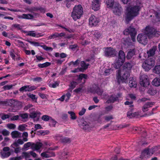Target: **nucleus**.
<instances>
[{
  "label": "nucleus",
  "instance_id": "f257e3e1",
  "mask_svg": "<svg viewBox=\"0 0 160 160\" xmlns=\"http://www.w3.org/2000/svg\"><path fill=\"white\" fill-rule=\"evenodd\" d=\"M140 9L141 7L137 5L129 7L127 9L128 12L126 18L127 21L129 22L133 19L134 17L138 15Z\"/></svg>",
  "mask_w": 160,
  "mask_h": 160
},
{
  "label": "nucleus",
  "instance_id": "f03ea898",
  "mask_svg": "<svg viewBox=\"0 0 160 160\" xmlns=\"http://www.w3.org/2000/svg\"><path fill=\"white\" fill-rule=\"evenodd\" d=\"M104 2L107 8L112 9L113 13L115 15H119L120 14L119 3L115 2L114 0H105Z\"/></svg>",
  "mask_w": 160,
  "mask_h": 160
},
{
  "label": "nucleus",
  "instance_id": "7ed1b4c3",
  "mask_svg": "<svg viewBox=\"0 0 160 160\" xmlns=\"http://www.w3.org/2000/svg\"><path fill=\"white\" fill-rule=\"evenodd\" d=\"M83 14V8L81 5H75L73 8L71 16L76 21L80 19Z\"/></svg>",
  "mask_w": 160,
  "mask_h": 160
},
{
  "label": "nucleus",
  "instance_id": "20e7f679",
  "mask_svg": "<svg viewBox=\"0 0 160 160\" xmlns=\"http://www.w3.org/2000/svg\"><path fill=\"white\" fill-rule=\"evenodd\" d=\"M155 58L154 57H148V58L142 64V67L145 71H148L155 65Z\"/></svg>",
  "mask_w": 160,
  "mask_h": 160
},
{
  "label": "nucleus",
  "instance_id": "39448f33",
  "mask_svg": "<svg viewBox=\"0 0 160 160\" xmlns=\"http://www.w3.org/2000/svg\"><path fill=\"white\" fill-rule=\"evenodd\" d=\"M144 33L149 38H151L153 37H158L159 36V32L152 27L148 26H147L145 29Z\"/></svg>",
  "mask_w": 160,
  "mask_h": 160
},
{
  "label": "nucleus",
  "instance_id": "423d86ee",
  "mask_svg": "<svg viewBox=\"0 0 160 160\" xmlns=\"http://www.w3.org/2000/svg\"><path fill=\"white\" fill-rule=\"evenodd\" d=\"M105 56L108 58L114 57L118 54V52L114 48L111 47H107L103 48Z\"/></svg>",
  "mask_w": 160,
  "mask_h": 160
},
{
  "label": "nucleus",
  "instance_id": "0eeeda50",
  "mask_svg": "<svg viewBox=\"0 0 160 160\" xmlns=\"http://www.w3.org/2000/svg\"><path fill=\"white\" fill-rule=\"evenodd\" d=\"M112 67L115 69H118L117 75L116 79L118 84H120V50L118 53V60H116L112 64Z\"/></svg>",
  "mask_w": 160,
  "mask_h": 160
},
{
  "label": "nucleus",
  "instance_id": "6e6552de",
  "mask_svg": "<svg viewBox=\"0 0 160 160\" xmlns=\"http://www.w3.org/2000/svg\"><path fill=\"white\" fill-rule=\"evenodd\" d=\"M88 76L87 74L82 73L80 74L77 79V82L72 81L70 82V85L69 86L70 88L68 89L71 92L72 90L76 87V86L81 82V80L83 78L87 79Z\"/></svg>",
  "mask_w": 160,
  "mask_h": 160
},
{
  "label": "nucleus",
  "instance_id": "1a4fd4ad",
  "mask_svg": "<svg viewBox=\"0 0 160 160\" xmlns=\"http://www.w3.org/2000/svg\"><path fill=\"white\" fill-rule=\"evenodd\" d=\"M123 33L125 35L130 34L132 41L134 42L135 41V36L137 32L135 28L130 26L128 28L125 29Z\"/></svg>",
  "mask_w": 160,
  "mask_h": 160
},
{
  "label": "nucleus",
  "instance_id": "9d476101",
  "mask_svg": "<svg viewBox=\"0 0 160 160\" xmlns=\"http://www.w3.org/2000/svg\"><path fill=\"white\" fill-rule=\"evenodd\" d=\"M140 84L144 87H147L150 84L148 77L147 75L143 74L140 75Z\"/></svg>",
  "mask_w": 160,
  "mask_h": 160
},
{
  "label": "nucleus",
  "instance_id": "9b49d317",
  "mask_svg": "<svg viewBox=\"0 0 160 160\" xmlns=\"http://www.w3.org/2000/svg\"><path fill=\"white\" fill-rule=\"evenodd\" d=\"M138 41L140 43L146 45L148 42L147 36L144 33L139 34L137 37Z\"/></svg>",
  "mask_w": 160,
  "mask_h": 160
},
{
  "label": "nucleus",
  "instance_id": "f8f14e48",
  "mask_svg": "<svg viewBox=\"0 0 160 160\" xmlns=\"http://www.w3.org/2000/svg\"><path fill=\"white\" fill-rule=\"evenodd\" d=\"M99 22V19L94 15H91L89 18V23L91 26H96Z\"/></svg>",
  "mask_w": 160,
  "mask_h": 160
},
{
  "label": "nucleus",
  "instance_id": "ddd939ff",
  "mask_svg": "<svg viewBox=\"0 0 160 160\" xmlns=\"http://www.w3.org/2000/svg\"><path fill=\"white\" fill-rule=\"evenodd\" d=\"M151 156L150 153L148 152V149L146 148L142 152L140 158L141 159H147Z\"/></svg>",
  "mask_w": 160,
  "mask_h": 160
},
{
  "label": "nucleus",
  "instance_id": "4468645a",
  "mask_svg": "<svg viewBox=\"0 0 160 160\" xmlns=\"http://www.w3.org/2000/svg\"><path fill=\"white\" fill-rule=\"evenodd\" d=\"M157 50V47L154 46L152 47L150 49L147 51L148 57H153L155 54V52Z\"/></svg>",
  "mask_w": 160,
  "mask_h": 160
},
{
  "label": "nucleus",
  "instance_id": "2eb2a0df",
  "mask_svg": "<svg viewBox=\"0 0 160 160\" xmlns=\"http://www.w3.org/2000/svg\"><path fill=\"white\" fill-rule=\"evenodd\" d=\"M100 6V0H93L92 2V7L93 10L97 11L99 9Z\"/></svg>",
  "mask_w": 160,
  "mask_h": 160
},
{
  "label": "nucleus",
  "instance_id": "dca6fc26",
  "mask_svg": "<svg viewBox=\"0 0 160 160\" xmlns=\"http://www.w3.org/2000/svg\"><path fill=\"white\" fill-rule=\"evenodd\" d=\"M130 76V73L128 71L124 72L122 77L121 76V82L125 83L128 82V79Z\"/></svg>",
  "mask_w": 160,
  "mask_h": 160
},
{
  "label": "nucleus",
  "instance_id": "f3484780",
  "mask_svg": "<svg viewBox=\"0 0 160 160\" xmlns=\"http://www.w3.org/2000/svg\"><path fill=\"white\" fill-rule=\"evenodd\" d=\"M118 99V98L115 94L112 95L108 96V98L107 101L108 103H113Z\"/></svg>",
  "mask_w": 160,
  "mask_h": 160
},
{
  "label": "nucleus",
  "instance_id": "a211bd4d",
  "mask_svg": "<svg viewBox=\"0 0 160 160\" xmlns=\"http://www.w3.org/2000/svg\"><path fill=\"white\" fill-rule=\"evenodd\" d=\"M14 102L15 100L12 99L7 100L5 101H0V105L8 104L13 106L14 105H13V104L14 103Z\"/></svg>",
  "mask_w": 160,
  "mask_h": 160
},
{
  "label": "nucleus",
  "instance_id": "6ab92c4d",
  "mask_svg": "<svg viewBox=\"0 0 160 160\" xmlns=\"http://www.w3.org/2000/svg\"><path fill=\"white\" fill-rule=\"evenodd\" d=\"M154 102H148L145 103L142 108V110L143 112L147 111V109L148 108L151 107L152 106L154 105Z\"/></svg>",
  "mask_w": 160,
  "mask_h": 160
},
{
  "label": "nucleus",
  "instance_id": "aec40b11",
  "mask_svg": "<svg viewBox=\"0 0 160 160\" xmlns=\"http://www.w3.org/2000/svg\"><path fill=\"white\" fill-rule=\"evenodd\" d=\"M129 85L131 88H135L137 87V82L136 79L133 77H131L129 78Z\"/></svg>",
  "mask_w": 160,
  "mask_h": 160
},
{
  "label": "nucleus",
  "instance_id": "412c9836",
  "mask_svg": "<svg viewBox=\"0 0 160 160\" xmlns=\"http://www.w3.org/2000/svg\"><path fill=\"white\" fill-rule=\"evenodd\" d=\"M135 49H130L128 52L127 55L126 56V58L128 59H130L132 58L133 56L135 54Z\"/></svg>",
  "mask_w": 160,
  "mask_h": 160
},
{
  "label": "nucleus",
  "instance_id": "4be33fe9",
  "mask_svg": "<svg viewBox=\"0 0 160 160\" xmlns=\"http://www.w3.org/2000/svg\"><path fill=\"white\" fill-rule=\"evenodd\" d=\"M42 146V144L41 142H38L36 143H32V148L38 150L40 149Z\"/></svg>",
  "mask_w": 160,
  "mask_h": 160
},
{
  "label": "nucleus",
  "instance_id": "5701e85b",
  "mask_svg": "<svg viewBox=\"0 0 160 160\" xmlns=\"http://www.w3.org/2000/svg\"><path fill=\"white\" fill-rule=\"evenodd\" d=\"M34 17L33 15L31 14H23L21 16H19L18 18H19L31 19Z\"/></svg>",
  "mask_w": 160,
  "mask_h": 160
},
{
  "label": "nucleus",
  "instance_id": "b1692460",
  "mask_svg": "<svg viewBox=\"0 0 160 160\" xmlns=\"http://www.w3.org/2000/svg\"><path fill=\"white\" fill-rule=\"evenodd\" d=\"M132 67V65L129 62L125 63L122 67V69L123 70H125L126 71L127 70H130L131 69Z\"/></svg>",
  "mask_w": 160,
  "mask_h": 160
},
{
  "label": "nucleus",
  "instance_id": "393cba45",
  "mask_svg": "<svg viewBox=\"0 0 160 160\" xmlns=\"http://www.w3.org/2000/svg\"><path fill=\"white\" fill-rule=\"evenodd\" d=\"M80 65L81 68H79V71H82V70H86L88 68L89 64L88 63L86 64L84 61H82L81 62Z\"/></svg>",
  "mask_w": 160,
  "mask_h": 160
},
{
  "label": "nucleus",
  "instance_id": "a878e982",
  "mask_svg": "<svg viewBox=\"0 0 160 160\" xmlns=\"http://www.w3.org/2000/svg\"><path fill=\"white\" fill-rule=\"evenodd\" d=\"M80 127L84 130H85L89 128V125L86 122L83 121L80 125Z\"/></svg>",
  "mask_w": 160,
  "mask_h": 160
},
{
  "label": "nucleus",
  "instance_id": "bb28decb",
  "mask_svg": "<svg viewBox=\"0 0 160 160\" xmlns=\"http://www.w3.org/2000/svg\"><path fill=\"white\" fill-rule=\"evenodd\" d=\"M152 84L156 87L160 86V79L158 78H155L152 82Z\"/></svg>",
  "mask_w": 160,
  "mask_h": 160
},
{
  "label": "nucleus",
  "instance_id": "cd10ccee",
  "mask_svg": "<svg viewBox=\"0 0 160 160\" xmlns=\"http://www.w3.org/2000/svg\"><path fill=\"white\" fill-rule=\"evenodd\" d=\"M97 86L98 85L97 84H94L92 87L88 89L87 92L93 94H95V91L97 89L96 87H97Z\"/></svg>",
  "mask_w": 160,
  "mask_h": 160
},
{
  "label": "nucleus",
  "instance_id": "c85d7f7f",
  "mask_svg": "<svg viewBox=\"0 0 160 160\" xmlns=\"http://www.w3.org/2000/svg\"><path fill=\"white\" fill-rule=\"evenodd\" d=\"M41 114V113L39 111L33 112H30L29 116L30 118L33 119L36 118L38 115L39 116Z\"/></svg>",
  "mask_w": 160,
  "mask_h": 160
},
{
  "label": "nucleus",
  "instance_id": "c756f323",
  "mask_svg": "<svg viewBox=\"0 0 160 160\" xmlns=\"http://www.w3.org/2000/svg\"><path fill=\"white\" fill-rule=\"evenodd\" d=\"M132 111L130 110V112H128L127 113V117L130 118L135 117L138 115V113L136 112L132 113Z\"/></svg>",
  "mask_w": 160,
  "mask_h": 160
},
{
  "label": "nucleus",
  "instance_id": "7c9ffc66",
  "mask_svg": "<svg viewBox=\"0 0 160 160\" xmlns=\"http://www.w3.org/2000/svg\"><path fill=\"white\" fill-rule=\"evenodd\" d=\"M51 63L50 62H46L42 64H38V66L39 68H44L47 67L51 65Z\"/></svg>",
  "mask_w": 160,
  "mask_h": 160
},
{
  "label": "nucleus",
  "instance_id": "2f4dec72",
  "mask_svg": "<svg viewBox=\"0 0 160 160\" xmlns=\"http://www.w3.org/2000/svg\"><path fill=\"white\" fill-rule=\"evenodd\" d=\"M29 85H25L19 89V91L21 92H29Z\"/></svg>",
  "mask_w": 160,
  "mask_h": 160
},
{
  "label": "nucleus",
  "instance_id": "473e14b6",
  "mask_svg": "<svg viewBox=\"0 0 160 160\" xmlns=\"http://www.w3.org/2000/svg\"><path fill=\"white\" fill-rule=\"evenodd\" d=\"M125 59L126 56L124 52L121 50V62L122 64L125 62Z\"/></svg>",
  "mask_w": 160,
  "mask_h": 160
},
{
  "label": "nucleus",
  "instance_id": "72a5a7b5",
  "mask_svg": "<svg viewBox=\"0 0 160 160\" xmlns=\"http://www.w3.org/2000/svg\"><path fill=\"white\" fill-rule=\"evenodd\" d=\"M148 93L149 94L151 95H154L157 93V91L152 88H149L147 91Z\"/></svg>",
  "mask_w": 160,
  "mask_h": 160
},
{
  "label": "nucleus",
  "instance_id": "f704fd0d",
  "mask_svg": "<svg viewBox=\"0 0 160 160\" xmlns=\"http://www.w3.org/2000/svg\"><path fill=\"white\" fill-rule=\"evenodd\" d=\"M96 88L97 89L95 91V93H97L98 95L100 96H102L103 92V90L102 89H100L98 85L97 86V87H96Z\"/></svg>",
  "mask_w": 160,
  "mask_h": 160
},
{
  "label": "nucleus",
  "instance_id": "c9c22d12",
  "mask_svg": "<svg viewBox=\"0 0 160 160\" xmlns=\"http://www.w3.org/2000/svg\"><path fill=\"white\" fill-rule=\"evenodd\" d=\"M51 118L52 117L47 115H43L41 118L45 122L48 121L49 120L50 121Z\"/></svg>",
  "mask_w": 160,
  "mask_h": 160
},
{
  "label": "nucleus",
  "instance_id": "e433bc0d",
  "mask_svg": "<svg viewBox=\"0 0 160 160\" xmlns=\"http://www.w3.org/2000/svg\"><path fill=\"white\" fill-rule=\"evenodd\" d=\"M154 73L159 74L160 73V65L156 66L153 69Z\"/></svg>",
  "mask_w": 160,
  "mask_h": 160
},
{
  "label": "nucleus",
  "instance_id": "4c0bfd02",
  "mask_svg": "<svg viewBox=\"0 0 160 160\" xmlns=\"http://www.w3.org/2000/svg\"><path fill=\"white\" fill-rule=\"evenodd\" d=\"M68 113L70 115V118L72 120H75L77 118L75 113L72 111H68Z\"/></svg>",
  "mask_w": 160,
  "mask_h": 160
},
{
  "label": "nucleus",
  "instance_id": "58836bf2",
  "mask_svg": "<svg viewBox=\"0 0 160 160\" xmlns=\"http://www.w3.org/2000/svg\"><path fill=\"white\" fill-rule=\"evenodd\" d=\"M94 35L95 38L98 40L102 38V34L99 32L95 31L94 32Z\"/></svg>",
  "mask_w": 160,
  "mask_h": 160
},
{
  "label": "nucleus",
  "instance_id": "ea45409f",
  "mask_svg": "<svg viewBox=\"0 0 160 160\" xmlns=\"http://www.w3.org/2000/svg\"><path fill=\"white\" fill-rule=\"evenodd\" d=\"M20 156H22V159L24 157L25 159L29 158L30 157V152H23L22 153V155Z\"/></svg>",
  "mask_w": 160,
  "mask_h": 160
},
{
  "label": "nucleus",
  "instance_id": "a19ab883",
  "mask_svg": "<svg viewBox=\"0 0 160 160\" xmlns=\"http://www.w3.org/2000/svg\"><path fill=\"white\" fill-rule=\"evenodd\" d=\"M133 102L132 101L129 102L128 101H126L124 104L125 105H129V107L130 108L129 109L130 110H133V105L132 104Z\"/></svg>",
  "mask_w": 160,
  "mask_h": 160
},
{
  "label": "nucleus",
  "instance_id": "79ce46f5",
  "mask_svg": "<svg viewBox=\"0 0 160 160\" xmlns=\"http://www.w3.org/2000/svg\"><path fill=\"white\" fill-rule=\"evenodd\" d=\"M11 134L12 136V137L13 138H15L18 137L20 134V132H19L18 131H15L12 132Z\"/></svg>",
  "mask_w": 160,
  "mask_h": 160
},
{
  "label": "nucleus",
  "instance_id": "37998d69",
  "mask_svg": "<svg viewBox=\"0 0 160 160\" xmlns=\"http://www.w3.org/2000/svg\"><path fill=\"white\" fill-rule=\"evenodd\" d=\"M59 82L57 81H55L54 83H50L49 85V86L50 88H55L59 85Z\"/></svg>",
  "mask_w": 160,
  "mask_h": 160
},
{
  "label": "nucleus",
  "instance_id": "c03bdc74",
  "mask_svg": "<svg viewBox=\"0 0 160 160\" xmlns=\"http://www.w3.org/2000/svg\"><path fill=\"white\" fill-rule=\"evenodd\" d=\"M80 60L77 59L75 61L73 62L71 61L69 64V65H72L74 66H77L79 63Z\"/></svg>",
  "mask_w": 160,
  "mask_h": 160
},
{
  "label": "nucleus",
  "instance_id": "a18cd8bd",
  "mask_svg": "<svg viewBox=\"0 0 160 160\" xmlns=\"http://www.w3.org/2000/svg\"><path fill=\"white\" fill-rule=\"evenodd\" d=\"M84 91L82 89V87H80L78 88H76L73 90V92L77 94L80 92H82Z\"/></svg>",
  "mask_w": 160,
  "mask_h": 160
},
{
  "label": "nucleus",
  "instance_id": "49530a36",
  "mask_svg": "<svg viewBox=\"0 0 160 160\" xmlns=\"http://www.w3.org/2000/svg\"><path fill=\"white\" fill-rule=\"evenodd\" d=\"M113 71V69H112L111 68L107 69L105 70V71H104V74L105 76L109 75L110 73V72L111 71Z\"/></svg>",
  "mask_w": 160,
  "mask_h": 160
},
{
  "label": "nucleus",
  "instance_id": "de8ad7c7",
  "mask_svg": "<svg viewBox=\"0 0 160 160\" xmlns=\"http://www.w3.org/2000/svg\"><path fill=\"white\" fill-rule=\"evenodd\" d=\"M104 118L107 122H108L111 120L113 119V117L112 115L106 116L104 117Z\"/></svg>",
  "mask_w": 160,
  "mask_h": 160
},
{
  "label": "nucleus",
  "instance_id": "09e8293b",
  "mask_svg": "<svg viewBox=\"0 0 160 160\" xmlns=\"http://www.w3.org/2000/svg\"><path fill=\"white\" fill-rule=\"evenodd\" d=\"M58 33L55 32L54 33L52 34L48 37L49 39H52L55 38H58Z\"/></svg>",
  "mask_w": 160,
  "mask_h": 160
},
{
  "label": "nucleus",
  "instance_id": "8fccbe9b",
  "mask_svg": "<svg viewBox=\"0 0 160 160\" xmlns=\"http://www.w3.org/2000/svg\"><path fill=\"white\" fill-rule=\"evenodd\" d=\"M11 153L10 152H3L1 153L2 156L4 158H8L11 155Z\"/></svg>",
  "mask_w": 160,
  "mask_h": 160
},
{
  "label": "nucleus",
  "instance_id": "3c124183",
  "mask_svg": "<svg viewBox=\"0 0 160 160\" xmlns=\"http://www.w3.org/2000/svg\"><path fill=\"white\" fill-rule=\"evenodd\" d=\"M41 46L44 50L47 51H49V50L52 51V48L51 47H48L46 45H41Z\"/></svg>",
  "mask_w": 160,
  "mask_h": 160
},
{
  "label": "nucleus",
  "instance_id": "603ef678",
  "mask_svg": "<svg viewBox=\"0 0 160 160\" xmlns=\"http://www.w3.org/2000/svg\"><path fill=\"white\" fill-rule=\"evenodd\" d=\"M19 116L22 119H28V114L27 113L21 114L19 115Z\"/></svg>",
  "mask_w": 160,
  "mask_h": 160
},
{
  "label": "nucleus",
  "instance_id": "864d4df0",
  "mask_svg": "<svg viewBox=\"0 0 160 160\" xmlns=\"http://www.w3.org/2000/svg\"><path fill=\"white\" fill-rule=\"evenodd\" d=\"M61 142L64 143H69L70 142V139L67 138H64L61 139Z\"/></svg>",
  "mask_w": 160,
  "mask_h": 160
},
{
  "label": "nucleus",
  "instance_id": "5fc2aeb1",
  "mask_svg": "<svg viewBox=\"0 0 160 160\" xmlns=\"http://www.w3.org/2000/svg\"><path fill=\"white\" fill-rule=\"evenodd\" d=\"M0 133H2L4 136H7L9 135V132L7 130L4 129L0 132Z\"/></svg>",
  "mask_w": 160,
  "mask_h": 160
},
{
  "label": "nucleus",
  "instance_id": "6e6d98bb",
  "mask_svg": "<svg viewBox=\"0 0 160 160\" xmlns=\"http://www.w3.org/2000/svg\"><path fill=\"white\" fill-rule=\"evenodd\" d=\"M78 47V45L77 44L71 45H69V48L73 51H74L75 49Z\"/></svg>",
  "mask_w": 160,
  "mask_h": 160
},
{
  "label": "nucleus",
  "instance_id": "4d7b16f0",
  "mask_svg": "<svg viewBox=\"0 0 160 160\" xmlns=\"http://www.w3.org/2000/svg\"><path fill=\"white\" fill-rule=\"evenodd\" d=\"M12 26L16 28H17L18 30H21L22 29L21 26L19 24H13L12 25Z\"/></svg>",
  "mask_w": 160,
  "mask_h": 160
},
{
  "label": "nucleus",
  "instance_id": "13d9d810",
  "mask_svg": "<svg viewBox=\"0 0 160 160\" xmlns=\"http://www.w3.org/2000/svg\"><path fill=\"white\" fill-rule=\"evenodd\" d=\"M27 96L33 100H37V98L36 97V95H35L29 93L27 94Z\"/></svg>",
  "mask_w": 160,
  "mask_h": 160
},
{
  "label": "nucleus",
  "instance_id": "bf43d9fd",
  "mask_svg": "<svg viewBox=\"0 0 160 160\" xmlns=\"http://www.w3.org/2000/svg\"><path fill=\"white\" fill-rule=\"evenodd\" d=\"M34 31H29L27 34V35L31 36L33 37H36V33L34 32Z\"/></svg>",
  "mask_w": 160,
  "mask_h": 160
},
{
  "label": "nucleus",
  "instance_id": "052dcab7",
  "mask_svg": "<svg viewBox=\"0 0 160 160\" xmlns=\"http://www.w3.org/2000/svg\"><path fill=\"white\" fill-rule=\"evenodd\" d=\"M7 127L10 129H14L15 128L16 126L14 124L10 123L8 124Z\"/></svg>",
  "mask_w": 160,
  "mask_h": 160
},
{
  "label": "nucleus",
  "instance_id": "680f3d73",
  "mask_svg": "<svg viewBox=\"0 0 160 160\" xmlns=\"http://www.w3.org/2000/svg\"><path fill=\"white\" fill-rule=\"evenodd\" d=\"M25 124H22L19 125L18 127V130L21 131H23L25 130Z\"/></svg>",
  "mask_w": 160,
  "mask_h": 160
},
{
  "label": "nucleus",
  "instance_id": "e2e57ef3",
  "mask_svg": "<svg viewBox=\"0 0 160 160\" xmlns=\"http://www.w3.org/2000/svg\"><path fill=\"white\" fill-rule=\"evenodd\" d=\"M32 143L30 142H28L24 145L23 148H29L30 146H31L32 148Z\"/></svg>",
  "mask_w": 160,
  "mask_h": 160
},
{
  "label": "nucleus",
  "instance_id": "0e129e2a",
  "mask_svg": "<svg viewBox=\"0 0 160 160\" xmlns=\"http://www.w3.org/2000/svg\"><path fill=\"white\" fill-rule=\"evenodd\" d=\"M28 42L30 43L31 44H33L34 46H40L39 43L37 42L32 41L29 40L28 41Z\"/></svg>",
  "mask_w": 160,
  "mask_h": 160
},
{
  "label": "nucleus",
  "instance_id": "69168bd1",
  "mask_svg": "<svg viewBox=\"0 0 160 160\" xmlns=\"http://www.w3.org/2000/svg\"><path fill=\"white\" fill-rule=\"evenodd\" d=\"M147 149H148V152L150 153V154L151 156L155 152V150H154V148H147Z\"/></svg>",
  "mask_w": 160,
  "mask_h": 160
},
{
  "label": "nucleus",
  "instance_id": "338daca9",
  "mask_svg": "<svg viewBox=\"0 0 160 160\" xmlns=\"http://www.w3.org/2000/svg\"><path fill=\"white\" fill-rule=\"evenodd\" d=\"M19 115H18L13 116L10 118V120L11 121L17 120L19 119Z\"/></svg>",
  "mask_w": 160,
  "mask_h": 160
},
{
  "label": "nucleus",
  "instance_id": "774afa93",
  "mask_svg": "<svg viewBox=\"0 0 160 160\" xmlns=\"http://www.w3.org/2000/svg\"><path fill=\"white\" fill-rule=\"evenodd\" d=\"M22 156L10 158V160H22Z\"/></svg>",
  "mask_w": 160,
  "mask_h": 160
}]
</instances>
